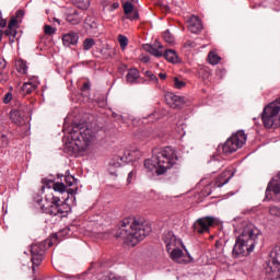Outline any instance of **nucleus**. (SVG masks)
<instances>
[{
  "label": "nucleus",
  "mask_w": 280,
  "mask_h": 280,
  "mask_svg": "<svg viewBox=\"0 0 280 280\" xmlns=\"http://www.w3.org/2000/svg\"><path fill=\"white\" fill-rule=\"evenodd\" d=\"M54 23H57L58 25H60V20L54 18Z\"/></svg>",
  "instance_id": "58"
},
{
  "label": "nucleus",
  "mask_w": 280,
  "mask_h": 280,
  "mask_svg": "<svg viewBox=\"0 0 280 280\" xmlns=\"http://www.w3.org/2000/svg\"><path fill=\"white\" fill-rule=\"evenodd\" d=\"M52 189L59 191V194H65V191H67L68 196H75V194H78V187L67 189L65 183H54Z\"/></svg>",
  "instance_id": "21"
},
{
  "label": "nucleus",
  "mask_w": 280,
  "mask_h": 280,
  "mask_svg": "<svg viewBox=\"0 0 280 280\" xmlns=\"http://www.w3.org/2000/svg\"><path fill=\"white\" fill-rule=\"evenodd\" d=\"M70 137L79 150H86L91 141H95L96 133L89 128L84 129L82 125H77L72 128Z\"/></svg>",
  "instance_id": "5"
},
{
  "label": "nucleus",
  "mask_w": 280,
  "mask_h": 280,
  "mask_svg": "<svg viewBox=\"0 0 280 280\" xmlns=\"http://www.w3.org/2000/svg\"><path fill=\"white\" fill-rule=\"evenodd\" d=\"M137 175V173H135V171H131L129 174H128V177H127V183L130 184L132 183V180H135V176Z\"/></svg>",
  "instance_id": "48"
},
{
  "label": "nucleus",
  "mask_w": 280,
  "mask_h": 280,
  "mask_svg": "<svg viewBox=\"0 0 280 280\" xmlns=\"http://www.w3.org/2000/svg\"><path fill=\"white\" fill-rule=\"evenodd\" d=\"M261 119L265 128L280 127V97L265 106Z\"/></svg>",
  "instance_id": "4"
},
{
  "label": "nucleus",
  "mask_w": 280,
  "mask_h": 280,
  "mask_svg": "<svg viewBox=\"0 0 280 280\" xmlns=\"http://www.w3.org/2000/svg\"><path fill=\"white\" fill-rule=\"evenodd\" d=\"M119 8V2H114L112 4L108 5V12H115V10H117Z\"/></svg>",
  "instance_id": "46"
},
{
  "label": "nucleus",
  "mask_w": 280,
  "mask_h": 280,
  "mask_svg": "<svg viewBox=\"0 0 280 280\" xmlns=\"http://www.w3.org/2000/svg\"><path fill=\"white\" fill-rule=\"evenodd\" d=\"M210 165L212 167H214V170L212 171V174H215V172H218L219 170H222V167H224V162L212 160L210 162Z\"/></svg>",
  "instance_id": "36"
},
{
  "label": "nucleus",
  "mask_w": 280,
  "mask_h": 280,
  "mask_svg": "<svg viewBox=\"0 0 280 280\" xmlns=\"http://www.w3.org/2000/svg\"><path fill=\"white\" fill-rule=\"evenodd\" d=\"M115 0H101V5H103V10H106Z\"/></svg>",
  "instance_id": "45"
},
{
  "label": "nucleus",
  "mask_w": 280,
  "mask_h": 280,
  "mask_svg": "<svg viewBox=\"0 0 280 280\" xmlns=\"http://www.w3.org/2000/svg\"><path fill=\"white\" fill-rule=\"evenodd\" d=\"M8 25V20L3 19V15L0 13V27H5Z\"/></svg>",
  "instance_id": "49"
},
{
  "label": "nucleus",
  "mask_w": 280,
  "mask_h": 280,
  "mask_svg": "<svg viewBox=\"0 0 280 280\" xmlns=\"http://www.w3.org/2000/svg\"><path fill=\"white\" fill-rule=\"evenodd\" d=\"M44 34H46L47 36H54V34H56V28H54L51 25H45Z\"/></svg>",
  "instance_id": "41"
},
{
  "label": "nucleus",
  "mask_w": 280,
  "mask_h": 280,
  "mask_svg": "<svg viewBox=\"0 0 280 280\" xmlns=\"http://www.w3.org/2000/svg\"><path fill=\"white\" fill-rule=\"evenodd\" d=\"M66 21H68V23L71 25H80V23H82V18L78 11H73L67 15Z\"/></svg>",
  "instance_id": "23"
},
{
  "label": "nucleus",
  "mask_w": 280,
  "mask_h": 280,
  "mask_svg": "<svg viewBox=\"0 0 280 280\" xmlns=\"http://www.w3.org/2000/svg\"><path fill=\"white\" fill-rule=\"evenodd\" d=\"M45 213L48 215H60L61 218H67V214L71 211V206L67 203V199L65 201H60L59 197L52 196L51 205L44 209Z\"/></svg>",
  "instance_id": "8"
},
{
  "label": "nucleus",
  "mask_w": 280,
  "mask_h": 280,
  "mask_svg": "<svg viewBox=\"0 0 280 280\" xmlns=\"http://www.w3.org/2000/svg\"><path fill=\"white\" fill-rule=\"evenodd\" d=\"M163 242L166 244L167 250H170V246H174L176 244V236L173 232H166L163 235Z\"/></svg>",
  "instance_id": "24"
},
{
  "label": "nucleus",
  "mask_w": 280,
  "mask_h": 280,
  "mask_svg": "<svg viewBox=\"0 0 280 280\" xmlns=\"http://www.w3.org/2000/svg\"><path fill=\"white\" fill-rule=\"evenodd\" d=\"M124 14L129 21H137L139 19V10L135 9V4L130 1H121Z\"/></svg>",
  "instance_id": "14"
},
{
  "label": "nucleus",
  "mask_w": 280,
  "mask_h": 280,
  "mask_svg": "<svg viewBox=\"0 0 280 280\" xmlns=\"http://www.w3.org/2000/svg\"><path fill=\"white\" fill-rule=\"evenodd\" d=\"M188 30L191 34H200L202 32V21H200V18L192 15L188 21Z\"/></svg>",
  "instance_id": "17"
},
{
  "label": "nucleus",
  "mask_w": 280,
  "mask_h": 280,
  "mask_svg": "<svg viewBox=\"0 0 280 280\" xmlns=\"http://www.w3.org/2000/svg\"><path fill=\"white\" fill-rule=\"evenodd\" d=\"M139 70L137 68H131L128 70V73L126 75V80L129 84H135L137 80H139Z\"/></svg>",
  "instance_id": "22"
},
{
  "label": "nucleus",
  "mask_w": 280,
  "mask_h": 280,
  "mask_svg": "<svg viewBox=\"0 0 280 280\" xmlns=\"http://www.w3.org/2000/svg\"><path fill=\"white\" fill-rule=\"evenodd\" d=\"M269 214L273 218H280V208L277 206H269Z\"/></svg>",
  "instance_id": "38"
},
{
  "label": "nucleus",
  "mask_w": 280,
  "mask_h": 280,
  "mask_svg": "<svg viewBox=\"0 0 280 280\" xmlns=\"http://www.w3.org/2000/svg\"><path fill=\"white\" fill-rule=\"evenodd\" d=\"M44 185H51V183H54V180L51 179H43Z\"/></svg>",
  "instance_id": "54"
},
{
  "label": "nucleus",
  "mask_w": 280,
  "mask_h": 280,
  "mask_svg": "<svg viewBox=\"0 0 280 280\" xmlns=\"http://www.w3.org/2000/svg\"><path fill=\"white\" fill-rule=\"evenodd\" d=\"M3 34H5V36H10L11 37L10 42L14 43V38H16V35L19 34V32L16 31V28L8 26L5 32H3Z\"/></svg>",
  "instance_id": "27"
},
{
  "label": "nucleus",
  "mask_w": 280,
  "mask_h": 280,
  "mask_svg": "<svg viewBox=\"0 0 280 280\" xmlns=\"http://www.w3.org/2000/svg\"><path fill=\"white\" fill-rule=\"evenodd\" d=\"M118 43L120 45V49H126L128 47V37L125 35H118Z\"/></svg>",
  "instance_id": "37"
},
{
  "label": "nucleus",
  "mask_w": 280,
  "mask_h": 280,
  "mask_svg": "<svg viewBox=\"0 0 280 280\" xmlns=\"http://www.w3.org/2000/svg\"><path fill=\"white\" fill-rule=\"evenodd\" d=\"M183 249L175 248L171 252V258L173 259V261H178V259L183 258Z\"/></svg>",
  "instance_id": "31"
},
{
  "label": "nucleus",
  "mask_w": 280,
  "mask_h": 280,
  "mask_svg": "<svg viewBox=\"0 0 280 280\" xmlns=\"http://www.w3.org/2000/svg\"><path fill=\"white\" fill-rule=\"evenodd\" d=\"M154 160H145L144 161V167L145 170H148L149 172H152V170H154V167H156V158L153 156Z\"/></svg>",
  "instance_id": "32"
},
{
  "label": "nucleus",
  "mask_w": 280,
  "mask_h": 280,
  "mask_svg": "<svg viewBox=\"0 0 280 280\" xmlns=\"http://www.w3.org/2000/svg\"><path fill=\"white\" fill-rule=\"evenodd\" d=\"M188 258H189V260H188V261H191V259H192V258H191V256H190V255H188Z\"/></svg>",
  "instance_id": "61"
},
{
  "label": "nucleus",
  "mask_w": 280,
  "mask_h": 280,
  "mask_svg": "<svg viewBox=\"0 0 280 280\" xmlns=\"http://www.w3.org/2000/svg\"><path fill=\"white\" fill-rule=\"evenodd\" d=\"M90 27H91V30H95V28L97 27V23L92 22V23L90 24Z\"/></svg>",
  "instance_id": "55"
},
{
  "label": "nucleus",
  "mask_w": 280,
  "mask_h": 280,
  "mask_svg": "<svg viewBox=\"0 0 280 280\" xmlns=\"http://www.w3.org/2000/svg\"><path fill=\"white\" fill-rule=\"evenodd\" d=\"M163 56L167 62H178V55H176V50L174 49L165 50Z\"/></svg>",
  "instance_id": "25"
},
{
  "label": "nucleus",
  "mask_w": 280,
  "mask_h": 280,
  "mask_svg": "<svg viewBox=\"0 0 280 280\" xmlns=\"http://www.w3.org/2000/svg\"><path fill=\"white\" fill-rule=\"evenodd\" d=\"M235 176L231 170L224 171L217 179H215V187H224L229 180H231Z\"/></svg>",
  "instance_id": "18"
},
{
  "label": "nucleus",
  "mask_w": 280,
  "mask_h": 280,
  "mask_svg": "<svg viewBox=\"0 0 280 280\" xmlns=\"http://www.w3.org/2000/svg\"><path fill=\"white\" fill-rule=\"evenodd\" d=\"M122 158L125 163H132V161L141 159V151L138 149L126 150Z\"/></svg>",
  "instance_id": "20"
},
{
  "label": "nucleus",
  "mask_w": 280,
  "mask_h": 280,
  "mask_svg": "<svg viewBox=\"0 0 280 280\" xmlns=\"http://www.w3.org/2000/svg\"><path fill=\"white\" fill-rule=\"evenodd\" d=\"M9 143L10 140L8 139V136H5L3 132H0V148H8Z\"/></svg>",
  "instance_id": "39"
},
{
  "label": "nucleus",
  "mask_w": 280,
  "mask_h": 280,
  "mask_svg": "<svg viewBox=\"0 0 280 280\" xmlns=\"http://www.w3.org/2000/svg\"><path fill=\"white\" fill-rule=\"evenodd\" d=\"M32 113V108L25 104H19L10 112V117L14 124L18 126H23L27 121V117Z\"/></svg>",
  "instance_id": "9"
},
{
  "label": "nucleus",
  "mask_w": 280,
  "mask_h": 280,
  "mask_svg": "<svg viewBox=\"0 0 280 280\" xmlns=\"http://www.w3.org/2000/svg\"><path fill=\"white\" fill-rule=\"evenodd\" d=\"M18 24H19V20L12 16L11 20L9 21L8 27H16Z\"/></svg>",
  "instance_id": "44"
},
{
  "label": "nucleus",
  "mask_w": 280,
  "mask_h": 280,
  "mask_svg": "<svg viewBox=\"0 0 280 280\" xmlns=\"http://www.w3.org/2000/svg\"><path fill=\"white\" fill-rule=\"evenodd\" d=\"M145 77L149 78L151 80V82H153L154 84H159V78L156 75H154V73H152V71L147 70L144 72Z\"/></svg>",
  "instance_id": "40"
},
{
  "label": "nucleus",
  "mask_w": 280,
  "mask_h": 280,
  "mask_svg": "<svg viewBox=\"0 0 280 280\" xmlns=\"http://www.w3.org/2000/svg\"><path fill=\"white\" fill-rule=\"evenodd\" d=\"M105 58H110V55H109V54H108V55H106V56H105Z\"/></svg>",
  "instance_id": "62"
},
{
  "label": "nucleus",
  "mask_w": 280,
  "mask_h": 280,
  "mask_svg": "<svg viewBox=\"0 0 280 280\" xmlns=\"http://www.w3.org/2000/svg\"><path fill=\"white\" fill-rule=\"evenodd\" d=\"M65 178V183H66V187H72L73 183H78V179H75V177H73L72 175H69V171L66 172V175L63 176Z\"/></svg>",
  "instance_id": "29"
},
{
  "label": "nucleus",
  "mask_w": 280,
  "mask_h": 280,
  "mask_svg": "<svg viewBox=\"0 0 280 280\" xmlns=\"http://www.w3.org/2000/svg\"><path fill=\"white\" fill-rule=\"evenodd\" d=\"M184 47H189L190 49H194L196 47V42L188 39L185 42Z\"/></svg>",
  "instance_id": "47"
},
{
  "label": "nucleus",
  "mask_w": 280,
  "mask_h": 280,
  "mask_svg": "<svg viewBox=\"0 0 280 280\" xmlns=\"http://www.w3.org/2000/svg\"><path fill=\"white\" fill-rule=\"evenodd\" d=\"M213 224H215V218L202 217L196 220V222L192 225V230L195 233H199L200 235H202V233H209Z\"/></svg>",
  "instance_id": "11"
},
{
  "label": "nucleus",
  "mask_w": 280,
  "mask_h": 280,
  "mask_svg": "<svg viewBox=\"0 0 280 280\" xmlns=\"http://www.w3.org/2000/svg\"><path fill=\"white\" fill-rule=\"evenodd\" d=\"M272 194L275 202H280V173L268 183L266 200H272Z\"/></svg>",
  "instance_id": "10"
},
{
  "label": "nucleus",
  "mask_w": 280,
  "mask_h": 280,
  "mask_svg": "<svg viewBox=\"0 0 280 280\" xmlns=\"http://www.w3.org/2000/svg\"><path fill=\"white\" fill-rule=\"evenodd\" d=\"M23 16H25V11L18 10L15 13V19H23Z\"/></svg>",
  "instance_id": "50"
},
{
  "label": "nucleus",
  "mask_w": 280,
  "mask_h": 280,
  "mask_svg": "<svg viewBox=\"0 0 280 280\" xmlns=\"http://www.w3.org/2000/svg\"><path fill=\"white\" fill-rule=\"evenodd\" d=\"M165 102L171 108H183V106H185V98L172 92L165 94Z\"/></svg>",
  "instance_id": "13"
},
{
  "label": "nucleus",
  "mask_w": 280,
  "mask_h": 280,
  "mask_svg": "<svg viewBox=\"0 0 280 280\" xmlns=\"http://www.w3.org/2000/svg\"><path fill=\"white\" fill-rule=\"evenodd\" d=\"M95 45V39L93 38H85L83 40V49L84 51H89Z\"/></svg>",
  "instance_id": "34"
},
{
  "label": "nucleus",
  "mask_w": 280,
  "mask_h": 280,
  "mask_svg": "<svg viewBox=\"0 0 280 280\" xmlns=\"http://www.w3.org/2000/svg\"><path fill=\"white\" fill-rule=\"evenodd\" d=\"M174 86L175 89H185V86H187V83H185V81H180L177 77H175Z\"/></svg>",
  "instance_id": "42"
},
{
  "label": "nucleus",
  "mask_w": 280,
  "mask_h": 280,
  "mask_svg": "<svg viewBox=\"0 0 280 280\" xmlns=\"http://www.w3.org/2000/svg\"><path fill=\"white\" fill-rule=\"evenodd\" d=\"M245 143L246 133L244 130H238L236 133H233L224 144L218 147V152L219 154L229 156V154H233V152H237L240 148H243Z\"/></svg>",
  "instance_id": "6"
},
{
  "label": "nucleus",
  "mask_w": 280,
  "mask_h": 280,
  "mask_svg": "<svg viewBox=\"0 0 280 280\" xmlns=\"http://www.w3.org/2000/svg\"><path fill=\"white\" fill-rule=\"evenodd\" d=\"M3 39V31H0V43Z\"/></svg>",
  "instance_id": "60"
},
{
  "label": "nucleus",
  "mask_w": 280,
  "mask_h": 280,
  "mask_svg": "<svg viewBox=\"0 0 280 280\" xmlns=\"http://www.w3.org/2000/svg\"><path fill=\"white\" fill-rule=\"evenodd\" d=\"M159 78H160V80H165L167 78V74L161 72V73H159Z\"/></svg>",
  "instance_id": "52"
},
{
  "label": "nucleus",
  "mask_w": 280,
  "mask_h": 280,
  "mask_svg": "<svg viewBox=\"0 0 280 280\" xmlns=\"http://www.w3.org/2000/svg\"><path fill=\"white\" fill-rule=\"evenodd\" d=\"M80 40V35L75 32H69L62 36L63 47H75Z\"/></svg>",
  "instance_id": "16"
},
{
  "label": "nucleus",
  "mask_w": 280,
  "mask_h": 280,
  "mask_svg": "<svg viewBox=\"0 0 280 280\" xmlns=\"http://www.w3.org/2000/svg\"><path fill=\"white\" fill-rule=\"evenodd\" d=\"M265 275L268 280H280V254L272 252L266 261Z\"/></svg>",
  "instance_id": "7"
},
{
  "label": "nucleus",
  "mask_w": 280,
  "mask_h": 280,
  "mask_svg": "<svg viewBox=\"0 0 280 280\" xmlns=\"http://www.w3.org/2000/svg\"><path fill=\"white\" fill-rule=\"evenodd\" d=\"M208 60L210 65H218L220 62V60H222V58H220V56H218V54L210 51L208 55Z\"/></svg>",
  "instance_id": "30"
},
{
  "label": "nucleus",
  "mask_w": 280,
  "mask_h": 280,
  "mask_svg": "<svg viewBox=\"0 0 280 280\" xmlns=\"http://www.w3.org/2000/svg\"><path fill=\"white\" fill-rule=\"evenodd\" d=\"M124 163H126V161L124 160V156L114 155L113 159L109 161V166H108V172L110 176H117V170H119V167L124 165Z\"/></svg>",
  "instance_id": "15"
},
{
  "label": "nucleus",
  "mask_w": 280,
  "mask_h": 280,
  "mask_svg": "<svg viewBox=\"0 0 280 280\" xmlns=\"http://www.w3.org/2000/svg\"><path fill=\"white\" fill-rule=\"evenodd\" d=\"M54 23H57L58 25H60V20L54 18Z\"/></svg>",
  "instance_id": "59"
},
{
  "label": "nucleus",
  "mask_w": 280,
  "mask_h": 280,
  "mask_svg": "<svg viewBox=\"0 0 280 280\" xmlns=\"http://www.w3.org/2000/svg\"><path fill=\"white\" fill-rule=\"evenodd\" d=\"M12 102V92H8L3 97V104H10Z\"/></svg>",
  "instance_id": "43"
},
{
  "label": "nucleus",
  "mask_w": 280,
  "mask_h": 280,
  "mask_svg": "<svg viewBox=\"0 0 280 280\" xmlns=\"http://www.w3.org/2000/svg\"><path fill=\"white\" fill-rule=\"evenodd\" d=\"M142 62H150V57H143Z\"/></svg>",
  "instance_id": "56"
},
{
  "label": "nucleus",
  "mask_w": 280,
  "mask_h": 280,
  "mask_svg": "<svg viewBox=\"0 0 280 280\" xmlns=\"http://www.w3.org/2000/svg\"><path fill=\"white\" fill-rule=\"evenodd\" d=\"M73 3L80 9V10H86L89 5H91V0H72Z\"/></svg>",
  "instance_id": "28"
},
{
  "label": "nucleus",
  "mask_w": 280,
  "mask_h": 280,
  "mask_svg": "<svg viewBox=\"0 0 280 280\" xmlns=\"http://www.w3.org/2000/svg\"><path fill=\"white\" fill-rule=\"evenodd\" d=\"M21 91L24 95H30L31 93H34V91H36V84L32 82H26L22 85Z\"/></svg>",
  "instance_id": "26"
},
{
  "label": "nucleus",
  "mask_w": 280,
  "mask_h": 280,
  "mask_svg": "<svg viewBox=\"0 0 280 280\" xmlns=\"http://www.w3.org/2000/svg\"><path fill=\"white\" fill-rule=\"evenodd\" d=\"M259 237H261V231L259 229L255 228V225L245 226L241 235L235 240L232 257H234V259L248 257L259 243Z\"/></svg>",
  "instance_id": "2"
},
{
  "label": "nucleus",
  "mask_w": 280,
  "mask_h": 280,
  "mask_svg": "<svg viewBox=\"0 0 280 280\" xmlns=\"http://www.w3.org/2000/svg\"><path fill=\"white\" fill-rule=\"evenodd\" d=\"M45 254V244L37 243L31 246V261L33 264L32 270L36 272V266H40L43 262V255Z\"/></svg>",
  "instance_id": "12"
},
{
  "label": "nucleus",
  "mask_w": 280,
  "mask_h": 280,
  "mask_svg": "<svg viewBox=\"0 0 280 280\" xmlns=\"http://www.w3.org/2000/svg\"><path fill=\"white\" fill-rule=\"evenodd\" d=\"M152 233V225L141 217H127L118 223L115 233L117 240H124L128 246H137Z\"/></svg>",
  "instance_id": "1"
},
{
  "label": "nucleus",
  "mask_w": 280,
  "mask_h": 280,
  "mask_svg": "<svg viewBox=\"0 0 280 280\" xmlns=\"http://www.w3.org/2000/svg\"><path fill=\"white\" fill-rule=\"evenodd\" d=\"M18 71L19 73H27V61L19 60L18 61Z\"/></svg>",
  "instance_id": "35"
},
{
  "label": "nucleus",
  "mask_w": 280,
  "mask_h": 280,
  "mask_svg": "<svg viewBox=\"0 0 280 280\" xmlns=\"http://www.w3.org/2000/svg\"><path fill=\"white\" fill-rule=\"evenodd\" d=\"M153 154H156L155 163L158 168L155 172L158 176H163V174L176 165V161H178V155H176V151L172 147L161 149L159 152L153 151Z\"/></svg>",
  "instance_id": "3"
},
{
  "label": "nucleus",
  "mask_w": 280,
  "mask_h": 280,
  "mask_svg": "<svg viewBox=\"0 0 280 280\" xmlns=\"http://www.w3.org/2000/svg\"><path fill=\"white\" fill-rule=\"evenodd\" d=\"M89 89H91V83L85 82V83H83L81 91H89Z\"/></svg>",
  "instance_id": "51"
},
{
  "label": "nucleus",
  "mask_w": 280,
  "mask_h": 280,
  "mask_svg": "<svg viewBox=\"0 0 280 280\" xmlns=\"http://www.w3.org/2000/svg\"><path fill=\"white\" fill-rule=\"evenodd\" d=\"M163 38H164L165 43H168V45H174V43H175L174 35H172V33H170V31H165L163 33Z\"/></svg>",
  "instance_id": "33"
},
{
  "label": "nucleus",
  "mask_w": 280,
  "mask_h": 280,
  "mask_svg": "<svg viewBox=\"0 0 280 280\" xmlns=\"http://www.w3.org/2000/svg\"><path fill=\"white\" fill-rule=\"evenodd\" d=\"M7 61H5V59H2V62H0V67L2 68V69H5V67H7Z\"/></svg>",
  "instance_id": "53"
},
{
  "label": "nucleus",
  "mask_w": 280,
  "mask_h": 280,
  "mask_svg": "<svg viewBox=\"0 0 280 280\" xmlns=\"http://www.w3.org/2000/svg\"><path fill=\"white\" fill-rule=\"evenodd\" d=\"M54 237H55V238H58V234H54Z\"/></svg>",
  "instance_id": "63"
},
{
  "label": "nucleus",
  "mask_w": 280,
  "mask_h": 280,
  "mask_svg": "<svg viewBox=\"0 0 280 280\" xmlns=\"http://www.w3.org/2000/svg\"><path fill=\"white\" fill-rule=\"evenodd\" d=\"M143 49L152 56H155V58H163V51L159 50L163 49V45H161V43H155V47L150 44H145L143 45Z\"/></svg>",
  "instance_id": "19"
},
{
  "label": "nucleus",
  "mask_w": 280,
  "mask_h": 280,
  "mask_svg": "<svg viewBox=\"0 0 280 280\" xmlns=\"http://www.w3.org/2000/svg\"><path fill=\"white\" fill-rule=\"evenodd\" d=\"M122 1H129V3H137L139 0H122Z\"/></svg>",
  "instance_id": "57"
}]
</instances>
